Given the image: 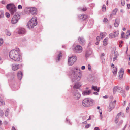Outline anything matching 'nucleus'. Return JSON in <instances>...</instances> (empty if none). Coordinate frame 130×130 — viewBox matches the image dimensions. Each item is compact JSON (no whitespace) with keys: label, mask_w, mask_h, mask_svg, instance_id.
Returning <instances> with one entry per match:
<instances>
[{"label":"nucleus","mask_w":130,"mask_h":130,"mask_svg":"<svg viewBox=\"0 0 130 130\" xmlns=\"http://www.w3.org/2000/svg\"><path fill=\"white\" fill-rule=\"evenodd\" d=\"M9 111V109H6L5 113V115L7 117L8 116Z\"/></svg>","instance_id":"nucleus-30"},{"label":"nucleus","mask_w":130,"mask_h":130,"mask_svg":"<svg viewBox=\"0 0 130 130\" xmlns=\"http://www.w3.org/2000/svg\"><path fill=\"white\" fill-rule=\"evenodd\" d=\"M81 9L82 10V11H85L87 9L86 8H83V9Z\"/></svg>","instance_id":"nucleus-53"},{"label":"nucleus","mask_w":130,"mask_h":130,"mask_svg":"<svg viewBox=\"0 0 130 130\" xmlns=\"http://www.w3.org/2000/svg\"><path fill=\"white\" fill-rule=\"evenodd\" d=\"M20 18V16L19 14L14 15L11 20V23L12 24H14L16 23Z\"/></svg>","instance_id":"nucleus-6"},{"label":"nucleus","mask_w":130,"mask_h":130,"mask_svg":"<svg viewBox=\"0 0 130 130\" xmlns=\"http://www.w3.org/2000/svg\"><path fill=\"white\" fill-rule=\"evenodd\" d=\"M4 115V112L2 110H0V116H2Z\"/></svg>","instance_id":"nucleus-37"},{"label":"nucleus","mask_w":130,"mask_h":130,"mask_svg":"<svg viewBox=\"0 0 130 130\" xmlns=\"http://www.w3.org/2000/svg\"><path fill=\"white\" fill-rule=\"evenodd\" d=\"M127 126V124L125 125L124 127V128H123V130H124L125 129V128H126Z\"/></svg>","instance_id":"nucleus-62"},{"label":"nucleus","mask_w":130,"mask_h":130,"mask_svg":"<svg viewBox=\"0 0 130 130\" xmlns=\"http://www.w3.org/2000/svg\"><path fill=\"white\" fill-rule=\"evenodd\" d=\"M91 93V90H85L82 93L83 95L84 96L87 95H89Z\"/></svg>","instance_id":"nucleus-18"},{"label":"nucleus","mask_w":130,"mask_h":130,"mask_svg":"<svg viewBox=\"0 0 130 130\" xmlns=\"http://www.w3.org/2000/svg\"><path fill=\"white\" fill-rule=\"evenodd\" d=\"M1 3L2 4H4L5 3V2L4 0H3L2 1Z\"/></svg>","instance_id":"nucleus-60"},{"label":"nucleus","mask_w":130,"mask_h":130,"mask_svg":"<svg viewBox=\"0 0 130 130\" xmlns=\"http://www.w3.org/2000/svg\"><path fill=\"white\" fill-rule=\"evenodd\" d=\"M123 93L122 94V95L123 97H125V95L124 93V91H123Z\"/></svg>","instance_id":"nucleus-56"},{"label":"nucleus","mask_w":130,"mask_h":130,"mask_svg":"<svg viewBox=\"0 0 130 130\" xmlns=\"http://www.w3.org/2000/svg\"><path fill=\"white\" fill-rule=\"evenodd\" d=\"M121 88L119 87L118 86L115 87L113 90V93H115L117 91H118V89H119V90H121Z\"/></svg>","instance_id":"nucleus-21"},{"label":"nucleus","mask_w":130,"mask_h":130,"mask_svg":"<svg viewBox=\"0 0 130 130\" xmlns=\"http://www.w3.org/2000/svg\"><path fill=\"white\" fill-rule=\"evenodd\" d=\"M93 94H94L97 95L98 94V93L97 92H95L93 93Z\"/></svg>","instance_id":"nucleus-63"},{"label":"nucleus","mask_w":130,"mask_h":130,"mask_svg":"<svg viewBox=\"0 0 130 130\" xmlns=\"http://www.w3.org/2000/svg\"><path fill=\"white\" fill-rule=\"evenodd\" d=\"M3 40L2 39L0 38V46L2 45L3 43Z\"/></svg>","instance_id":"nucleus-36"},{"label":"nucleus","mask_w":130,"mask_h":130,"mask_svg":"<svg viewBox=\"0 0 130 130\" xmlns=\"http://www.w3.org/2000/svg\"><path fill=\"white\" fill-rule=\"evenodd\" d=\"M121 3L122 6H124L125 4V1L124 0H122L121 1Z\"/></svg>","instance_id":"nucleus-41"},{"label":"nucleus","mask_w":130,"mask_h":130,"mask_svg":"<svg viewBox=\"0 0 130 130\" xmlns=\"http://www.w3.org/2000/svg\"><path fill=\"white\" fill-rule=\"evenodd\" d=\"M62 57L61 53L60 52L59 54L58 55L56 59V62L60 60V58Z\"/></svg>","instance_id":"nucleus-22"},{"label":"nucleus","mask_w":130,"mask_h":130,"mask_svg":"<svg viewBox=\"0 0 130 130\" xmlns=\"http://www.w3.org/2000/svg\"><path fill=\"white\" fill-rule=\"evenodd\" d=\"M79 42L81 44L84 45L85 43L83 37H79L78 38Z\"/></svg>","instance_id":"nucleus-13"},{"label":"nucleus","mask_w":130,"mask_h":130,"mask_svg":"<svg viewBox=\"0 0 130 130\" xmlns=\"http://www.w3.org/2000/svg\"><path fill=\"white\" fill-rule=\"evenodd\" d=\"M126 101H124V104L123 105V106H125V104L126 103Z\"/></svg>","instance_id":"nucleus-61"},{"label":"nucleus","mask_w":130,"mask_h":130,"mask_svg":"<svg viewBox=\"0 0 130 130\" xmlns=\"http://www.w3.org/2000/svg\"><path fill=\"white\" fill-rule=\"evenodd\" d=\"M102 9L103 11H105L106 10V6L105 5H103V7L102 8Z\"/></svg>","instance_id":"nucleus-34"},{"label":"nucleus","mask_w":130,"mask_h":130,"mask_svg":"<svg viewBox=\"0 0 130 130\" xmlns=\"http://www.w3.org/2000/svg\"><path fill=\"white\" fill-rule=\"evenodd\" d=\"M99 113H100V117H101V119H102V118H103V117L102 115V111H99Z\"/></svg>","instance_id":"nucleus-49"},{"label":"nucleus","mask_w":130,"mask_h":130,"mask_svg":"<svg viewBox=\"0 0 130 130\" xmlns=\"http://www.w3.org/2000/svg\"><path fill=\"white\" fill-rule=\"evenodd\" d=\"M96 39L97 41H100V37L99 36H97L96 38Z\"/></svg>","instance_id":"nucleus-45"},{"label":"nucleus","mask_w":130,"mask_h":130,"mask_svg":"<svg viewBox=\"0 0 130 130\" xmlns=\"http://www.w3.org/2000/svg\"><path fill=\"white\" fill-rule=\"evenodd\" d=\"M83 14H80L79 15L78 17L79 19H83V18L82 17L81 15H83Z\"/></svg>","instance_id":"nucleus-46"},{"label":"nucleus","mask_w":130,"mask_h":130,"mask_svg":"<svg viewBox=\"0 0 130 130\" xmlns=\"http://www.w3.org/2000/svg\"><path fill=\"white\" fill-rule=\"evenodd\" d=\"M106 35V33L105 32L101 33L100 34V35L102 39H103Z\"/></svg>","instance_id":"nucleus-25"},{"label":"nucleus","mask_w":130,"mask_h":130,"mask_svg":"<svg viewBox=\"0 0 130 130\" xmlns=\"http://www.w3.org/2000/svg\"><path fill=\"white\" fill-rule=\"evenodd\" d=\"M109 37L110 38H114L115 37V36L113 34L111 33L109 35Z\"/></svg>","instance_id":"nucleus-28"},{"label":"nucleus","mask_w":130,"mask_h":130,"mask_svg":"<svg viewBox=\"0 0 130 130\" xmlns=\"http://www.w3.org/2000/svg\"><path fill=\"white\" fill-rule=\"evenodd\" d=\"M85 66H82L81 69L82 70H83L85 69Z\"/></svg>","instance_id":"nucleus-59"},{"label":"nucleus","mask_w":130,"mask_h":130,"mask_svg":"<svg viewBox=\"0 0 130 130\" xmlns=\"http://www.w3.org/2000/svg\"><path fill=\"white\" fill-rule=\"evenodd\" d=\"M115 106V104L113 102H111L110 103L108 107V110L109 112L111 111L113 109Z\"/></svg>","instance_id":"nucleus-11"},{"label":"nucleus","mask_w":130,"mask_h":130,"mask_svg":"<svg viewBox=\"0 0 130 130\" xmlns=\"http://www.w3.org/2000/svg\"><path fill=\"white\" fill-rule=\"evenodd\" d=\"M91 126V125L90 124H88L87 125H86L85 127V128H88L90 126Z\"/></svg>","instance_id":"nucleus-43"},{"label":"nucleus","mask_w":130,"mask_h":130,"mask_svg":"<svg viewBox=\"0 0 130 130\" xmlns=\"http://www.w3.org/2000/svg\"><path fill=\"white\" fill-rule=\"evenodd\" d=\"M117 119L116 118L115 120V122L116 123H117L118 122V121L117 120Z\"/></svg>","instance_id":"nucleus-50"},{"label":"nucleus","mask_w":130,"mask_h":130,"mask_svg":"<svg viewBox=\"0 0 130 130\" xmlns=\"http://www.w3.org/2000/svg\"><path fill=\"white\" fill-rule=\"evenodd\" d=\"M114 74H115L117 73V69L115 67L114 68L113 70L112 71Z\"/></svg>","instance_id":"nucleus-31"},{"label":"nucleus","mask_w":130,"mask_h":130,"mask_svg":"<svg viewBox=\"0 0 130 130\" xmlns=\"http://www.w3.org/2000/svg\"><path fill=\"white\" fill-rule=\"evenodd\" d=\"M76 56H73L69 58L68 62L70 66H72L76 61Z\"/></svg>","instance_id":"nucleus-7"},{"label":"nucleus","mask_w":130,"mask_h":130,"mask_svg":"<svg viewBox=\"0 0 130 130\" xmlns=\"http://www.w3.org/2000/svg\"><path fill=\"white\" fill-rule=\"evenodd\" d=\"M117 11V8H115L112 11V14H111L110 15V16H112L113 15H114L116 14V12Z\"/></svg>","instance_id":"nucleus-26"},{"label":"nucleus","mask_w":130,"mask_h":130,"mask_svg":"<svg viewBox=\"0 0 130 130\" xmlns=\"http://www.w3.org/2000/svg\"><path fill=\"white\" fill-rule=\"evenodd\" d=\"M73 50L76 52L81 53L82 51V48L79 45H77L76 47L73 48Z\"/></svg>","instance_id":"nucleus-9"},{"label":"nucleus","mask_w":130,"mask_h":130,"mask_svg":"<svg viewBox=\"0 0 130 130\" xmlns=\"http://www.w3.org/2000/svg\"><path fill=\"white\" fill-rule=\"evenodd\" d=\"M0 102L1 103V104L2 105H5V102L2 99L0 101Z\"/></svg>","instance_id":"nucleus-39"},{"label":"nucleus","mask_w":130,"mask_h":130,"mask_svg":"<svg viewBox=\"0 0 130 130\" xmlns=\"http://www.w3.org/2000/svg\"><path fill=\"white\" fill-rule=\"evenodd\" d=\"M5 15L6 17L7 18H9L10 17V15L9 13H8L6 12V13Z\"/></svg>","instance_id":"nucleus-40"},{"label":"nucleus","mask_w":130,"mask_h":130,"mask_svg":"<svg viewBox=\"0 0 130 130\" xmlns=\"http://www.w3.org/2000/svg\"><path fill=\"white\" fill-rule=\"evenodd\" d=\"M104 21L106 22L107 21V19L106 18H105L104 19Z\"/></svg>","instance_id":"nucleus-55"},{"label":"nucleus","mask_w":130,"mask_h":130,"mask_svg":"<svg viewBox=\"0 0 130 130\" xmlns=\"http://www.w3.org/2000/svg\"><path fill=\"white\" fill-rule=\"evenodd\" d=\"M117 57H116V56H114V57L113 58V61H115L116 60L117 58Z\"/></svg>","instance_id":"nucleus-47"},{"label":"nucleus","mask_w":130,"mask_h":130,"mask_svg":"<svg viewBox=\"0 0 130 130\" xmlns=\"http://www.w3.org/2000/svg\"><path fill=\"white\" fill-rule=\"evenodd\" d=\"M81 84L80 82H77L75 83L73 86V88L75 89H78L81 86Z\"/></svg>","instance_id":"nucleus-15"},{"label":"nucleus","mask_w":130,"mask_h":130,"mask_svg":"<svg viewBox=\"0 0 130 130\" xmlns=\"http://www.w3.org/2000/svg\"><path fill=\"white\" fill-rule=\"evenodd\" d=\"M92 53V50L91 49H90L87 50L86 53V57L87 58L91 55Z\"/></svg>","instance_id":"nucleus-12"},{"label":"nucleus","mask_w":130,"mask_h":130,"mask_svg":"<svg viewBox=\"0 0 130 130\" xmlns=\"http://www.w3.org/2000/svg\"><path fill=\"white\" fill-rule=\"evenodd\" d=\"M7 9L10 11L11 14H14L16 11V7L13 4H9L6 6Z\"/></svg>","instance_id":"nucleus-4"},{"label":"nucleus","mask_w":130,"mask_h":130,"mask_svg":"<svg viewBox=\"0 0 130 130\" xmlns=\"http://www.w3.org/2000/svg\"><path fill=\"white\" fill-rule=\"evenodd\" d=\"M37 18L34 17L29 21L27 24V27L29 29L33 28L37 24Z\"/></svg>","instance_id":"nucleus-3"},{"label":"nucleus","mask_w":130,"mask_h":130,"mask_svg":"<svg viewBox=\"0 0 130 130\" xmlns=\"http://www.w3.org/2000/svg\"><path fill=\"white\" fill-rule=\"evenodd\" d=\"M129 109V108L128 107H127L126 108V111L128 112V110Z\"/></svg>","instance_id":"nucleus-51"},{"label":"nucleus","mask_w":130,"mask_h":130,"mask_svg":"<svg viewBox=\"0 0 130 130\" xmlns=\"http://www.w3.org/2000/svg\"><path fill=\"white\" fill-rule=\"evenodd\" d=\"M129 87L128 86H127L126 87L125 89L127 90H129Z\"/></svg>","instance_id":"nucleus-52"},{"label":"nucleus","mask_w":130,"mask_h":130,"mask_svg":"<svg viewBox=\"0 0 130 130\" xmlns=\"http://www.w3.org/2000/svg\"><path fill=\"white\" fill-rule=\"evenodd\" d=\"M12 69L14 71L17 70L19 68V64H13L12 66Z\"/></svg>","instance_id":"nucleus-14"},{"label":"nucleus","mask_w":130,"mask_h":130,"mask_svg":"<svg viewBox=\"0 0 130 130\" xmlns=\"http://www.w3.org/2000/svg\"><path fill=\"white\" fill-rule=\"evenodd\" d=\"M121 37L123 38L125 37H124V33L123 32H122L121 35Z\"/></svg>","instance_id":"nucleus-42"},{"label":"nucleus","mask_w":130,"mask_h":130,"mask_svg":"<svg viewBox=\"0 0 130 130\" xmlns=\"http://www.w3.org/2000/svg\"><path fill=\"white\" fill-rule=\"evenodd\" d=\"M119 34V31L118 30H117V31H115L114 32V34H113L115 37L118 35Z\"/></svg>","instance_id":"nucleus-27"},{"label":"nucleus","mask_w":130,"mask_h":130,"mask_svg":"<svg viewBox=\"0 0 130 130\" xmlns=\"http://www.w3.org/2000/svg\"><path fill=\"white\" fill-rule=\"evenodd\" d=\"M4 17L3 12V11H0V19L3 18Z\"/></svg>","instance_id":"nucleus-32"},{"label":"nucleus","mask_w":130,"mask_h":130,"mask_svg":"<svg viewBox=\"0 0 130 130\" xmlns=\"http://www.w3.org/2000/svg\"><path fill=\"white\" fill-rule=\"evenodd\" d=\"M6 35L9 36H10L11 35L10 32L8 30H6Z\"/></svg>","instance_id":"nucleus-29"},{"label":"nucleus","mask_w":130,"mask_h":130,"mask_svg":"<svg viewBox=\"0 0 130 130\" xmlns=\"http://www.w3.org/2000/svg\"><path fill=\"white\" fill-rule=\"evenodd\" d=\"M9 56L11 59L16 61H20L22 59V56L20 54L19 49L11 51L9 53Z\"/></svg>","instance_id":"nucleus-2"},{"label":"nucleus","mask_w":130,"mask_h":130,"mask_svg":"<svg viewBox=\"0 0 130 130\" xmlns=\"http://www.w3.org/2000/svg\"><path fill=\"white\" fill-rule=\"evenodd\" d=\"M88 68L89 71H90L91 69V66L90 64H89L88 66Z\"/></svg>","instance_id":"nucleus-44"},{"label":"nucleus","mask_w":130,"mask_h":130,"mask_svg":"<svg viewBox=\"0 0 130 130\" xmlns=\"http://www.w3.org/2000/svg\"><path fill=\"white\" fill-rule=\"evenodd\" d=\"M99 41H97L96 43H95V44L96 45H98L99 44Z\"/></svg>","instance_id":"nucleus-64"},{"label":"nucleus","mask_w":130,"mask_h":130,"mask_svg":"<svg viewBox=\"0 0 130 130\" xmlns=\"http://www.w3.org/2000/svg\"><path fill=\"white\" fill-rule=\"evenodd\" d=\"M108 38H106L103 41V45L104 46L106 45L107 44V41Z\"/></svg>","instance_id":"nucleus-24"},{"label":"nucleus","mask_w":130,"mask_h":130,"mask_svg":"<svg viewBox=\"0 0 130 130\" xmlns=\"http://www.w3.org/2000/svg\"><path fill=\"white\" fill-rule=\"evenodd\" d=\"M119 73V78H121L123 76L124 74L123 69L122 68H121Z\"/></svg>","instance_id":"nucleus-16"},{"label":"nucleus","mask_w":130,"mask_h":130,"mask_svg":"<svg viewBox=\"0 0 130 130\" xmlns=\"http://www.w3.org/2000/svg\"><path fill=\"white\" fill-rule=\"evenodd\" d=\"M12 130H17L14 126L12 127Z\"/></svg>","instance_id":"nucleus-57"},{"label":"nucleus","mask_w":130,"mask_h":130,"mask_svg":"<svg viewBox=\"0 0 130 130\" xmlns=\"http://www.w3.org/2000/svg\"><path fill=\"white\" fill-rule=\"evenodd\" d=\"M93 102L92 100L88 98L84 99L82 101V105L86 107H88L92 105Z\"/></svg>","instance_id":"nucleus-5"},{"label":"nucleus","mask_w":130,"mask_h":130,"mask_svg":"<svg viewBox=\"0 0 130 130\" xmlns=\"http://www.w3.org/2000/svg\"><path fill=\"white\" fill-rule=\"evenodd\" d=\"M127 7L128 8H130V4H128L127 5Z\"/></svg>","instance_id":"nucleus-58"},{"label":"nucleus","mask_w":130,"mask_h":130,"mask_svg":"<svg viewBox=\"0 0 130 130\" xmlns=\"http://www.w3.org/2000/svg\"><path fill=\"white\" fill-rule=\"evenodd\" d=\"M114 54V56H116V57H117L119 56L118 53L117 51L115 52Z\"/></svg>","instance_id":"nucleus-38"},{"label":"nucleus","mask_w":130,"mask_h":130,"mask_svg":"<svg viewBox=\"0 0 130 130\" xmlns=\"http://www.w3.org/2000/svg\"><path fill=\"white\" fill-rule=\"evenodd\" d=\"M73 97L76 99L78 100L79 99L80 97V94L79 93L78 91L77 90L74 91L73 92Z\"/></svg>","instance_id":"nucleus-8"},{"label":"nucleus","mask_w":130,"mask_h":130,"mask_svg":"<svg viewBox=\"0 0 130 130\" xmlns=\"http://www.w3.org/2000/svg\"><path fill=\"white\" fill-rule=\"evenodd\" d=\"M126 34H127L126 35V39H127L128 38V37H129L130 35V31L129 30H128L127 31Z\"/></svg>","instance_id":"nucleus-33"},{"label":"nucleus","mask_w":130,"mask_h":130,"mask_svg":"<svg viewBox=\"0 0 130 130\" xmlns=\"http://www.w3.org/2000/svg\"><path fill=\"white\" fill-rule=\"evenodd\" d=\"M29 12L32 15L36 14L37 13V10L36 8H31L29 9Z\"/></svg>","instance_id":"nucleus-10"},{"label":"nucleus","mask_w":130,"mask_h":130,"mask_svg":"<svg viewBox=\"0 0 130 130\" xmlns=\"http://www.w3.org/2000/svg\"><path fill=\"white\" fill-rule=\"evenodd\" d=\"M22 6L20 5H19L18 7V9H21L22 8Z\"/></svg>","instance_id":"nucleus-48"},{"label":"nucleus","mask_w":130,"mask_h":130,"mask_svg":"<svg viewBox=\"0 0 130 130\" xmlns=\"http://www.w3.org/2000/svg\"><path fill=\"white\" fill-rule=\"evenodd\" d=\"M17 75L18 79L21 80L22 76V73L21 71L18 72L17 73Z\"/></svg>","instance_id":"nucleus-19"},{"label":"nucleus","mask_w":130,"mask_h":130,"mask_svg":"<svg viewBox=\"0 0 130 130\" xmlns=\"http://www.w3.org/2000/svg\"><path fill=\"white\" fill-rule=\"evenodd\" d=\"M92 89L94 91H96L98 92H99V88H98L97 86H92Z\"/></svg>","instance_id":"nucleus-23"},{"label":"nucleus","mask_w":130,"mask_h":130,"mask_svg":"<svg viewBox=\"0 0 130 130\" xmlns=\"http://www.w3.org/2000/svg\"><path fill=\"white\" fill-rule=\"evenodd\" d=\"M119 23V19L117 18L115 20L114 23V26L115 27H117L118 26Z\"/></svg>","instance_id":"nucleus-20"},{"label":"nucleus","mask_w":130,"mask_h":130,"mask_svg":"<svg viewBox=\"0 0 130 130\" xmlns=\"http://www.w3.org/2000/svg\"><path fill=\"white\" fill-rule=\"evenodd\" d=\"M72 72L71 78L73 82L79 81L81 78V72L78 67H74L71 69Z\"/></svg>","instance_id":"nucleus-1"},{"label":"nucleus","mask_w":130,"mask_h":130,"mask_svg":"<svg viewBox=\"0 0 130 130\" xmlns=\"http://www.w3.org/2000/svg\"><path fill=\"white\" fill-rule=\"evenodd\" d=\"M82 17L83 18L82 19L83 20H85L88 18V16L86 15L83 14V15H81Z\"/></svg>","instance_id":"nucleus-35"},{"label":"nucleus","mask_w":130,"mask_h":130,"mask_svg":"<svg viewBox=\"0 0 130 130\" xmlns=\"http://www.w3.org/2000/svg\"><path fill=\"white\" fill-rule=\"evenodd\" d=\"M26 32V30L23 28H20L19 29L18 33L19 34H23Z\"/></svg>","instance_id":"nucleus-17"},{"label":"nucleus","mask_w":130,"mask_h":130,"mask_svg":"<svg viewBox=\"0 0 130 130\" xmlns=\"http://www.w3.org/2000/svg\"><path fill=\"white\" fill-rule=\"evenodd\" d=\"M94 129L95 130H100V129L98 127H95Z\"/></svg>","instance_id":"nucleus-54"}]
</instances>
